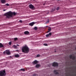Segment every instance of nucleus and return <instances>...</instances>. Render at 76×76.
Instances as JSON below:
<instances>
[{"instance_id": "27", "label": "nucleus", "mask_w": 76, "mask_h": 76, "mask_svg": "<svg viewBox=\"0 0 76 76\" xmlns=\"http://www.w3.org/2000/svg\"><path fill=\"white\" fill-rule=\"evenodd\" d=\"M13 47L14 48H17V46L15 45H13Z\"/></svg>"}, {"instance_id": "34", "label": "nucleus", "mask_w": 76, "mask_h": 76, "mask_svg": "<svg viewBox=\"0 0 76 76\" xmlns=\"http://www.w3.org/2000/svg\"><path fill=\"white\" fill-rule=\"evenodd\" d=\"M66 74H65V76H67V75L66 74Z\"/></svg>"}, {"instance_id": "1", "label": "nucleus", "mask_w": 76, "mask_h": 76, "mask_svg": "<svg viewBox=\"0 0 76 76\" xmlns=\"http://www.w3.org/2000/svg\"><path fill=\"white\" fill-rule=\"evenodd\" d=\"M13 15L15 16L16 15V13L15 12H13L12 11H9L4 14V17H6L5 19L10 18V17H12Z\"/></svg>"}, {"instance_id": "29", "label": "nucleus", "mask_w": 76, "mask_h": 76, "mask_svg": "<svg viewBox=\"0 0 76 76\" xmlns=\"http://www.w3.org/2000/svg\"><path fill=\"white\" fill-rule=\"evenodd\" d=\"M10 23H9V24H6V26H10Z\"/></svg>"}, {"instance_id": "13", "label": "nucleus", "mask_w": 76, "mask_h": 76, "mask_svg": "<svg viewBox=\"0 0 76 76\" xmlns=\"http://www.w3.org/2000/svg\"><path fill=\"white\" fill-rule=\"evenodd\" d=\"M15 57H16L17 58H18V57H20V56H19V54H16V55H15Z\"/></svg>"}, {"instance_id": "38", "label": "nucleus", "mask_w": 76, "mask_h": 76, "mask_svg": "<svg viewBox=\"0 0 76 76\" xmlns=\"http://www.w3.org/2000/svg\"><path fill=\"white\" fill-rule=\"evenodd\" d=\"M55 53H56V51H55Z\"/></svg>"}, {"instance_id": "36", "label": "nucleus", "mask_w": 76, "mask_h": 76, "mask_svg": "<svg viewBox=\"0 0 76 76\" xmlns=\"http://www.w3.org/2000/svg\"><path fill=\"white\" fill-rule=\"evenodd\" d=\"M17 46H19V45H17Z\"/></svg>"}, {"instance_id": "7", "label": "nucleus", "mask_w": 76, "mask_h": 76, "mask_svg": "<svg viewBox=\"0 0 76 76\" xmlns=\"http://www.w3.org/2000/svg\"><path fill=\"white\" fill-rule=\"evenodd\" d=\"M29 8L30 9H35V7L32 5V4L29 5Z\"/></svg>"}, {"instance_id": "15", "label": "nucleus", "mask_w": 76, "mask_h": 76, "mask_svg": "<svg viewBox=\"0 0 76 76\" xmlns=\"http://www.w3.org/2000/svg\"><path fill=\"white\" fill-rule=\"evenodd\" d=\"M55 8L52 9V10L50 11V12H54V10H55Z\"/></svg>"}, {"instance_id": "12", "label": "nucleus", "mask_w": 76, "mask_h": 76, "mask_svg": "<svg viewBox=\"0 0 76 76\" xmlns=\"http://www.w3.org/2000/svg\"><path fill=\"white\" fill-rule=\"evenodd\" d=\"M38 63V61L37 60H35L33 62V64H37Z\"/></svg>"}, {"instance_id": "30", "label": "nucleus", "mask_w": 76, "mask_h": 76, "mask_svg": "<svg viewBox=\"0 0 76 76\" xmlns=\"http://www.w3.org/2000/svg\"><path fill=\"white\" fill-rule=\"evenodd\" d=\"M5 5L6 6H9V4H6Z\"/></svg>"}, {"instance_id": "37", "label": "nucleus", "mask_w": 76, "mask_h": 76, "mask_svg": "<svg viewBox=\"0 0 76 76\" xmlns=\"http://www.w3.org/2000/svg\"><path fill=\"white\" fill-rule=\"evenodd\" d=\"M46 28H47V27H48V26H46Z\"/></svg>"}, {"instance_id": "9", "label": "nucleus", "mask_w": 76, "mask_h": 76, "mask_svg": "<svg viewBox=\"0 0 76 76\" xmlns=\"http://www.w3.org/2000/svg\"><path fill=\"white\" fill-rule=\"evenodd\" d=\"M24 34L25 35H29V32L28 31H25L24 32Z\"/></svg>"}, {"instance_id": "28", "label": "nucleus", "mask_w": 76, "mask_h": 76, "mask_svg": "<svg viewBox=\"0 0 76 76\" xmlns=\"http://www.w3.org/2000/svg\"><path fill=\"white\" fill-rule=\"evenodd\" d=\"M9 45H11V44H12V42H10L9 43Z\"/></svg>"}, {"instance_id": "35", "label": "nucleus", "mask_w": 76, "mask_h": 76, "mask_svg": "<svg viewBox=\"0 0 76 76\" xmlns=\"http://www.w3.org/2000/svg\"><path fill=\"white\" fill-rule=\"evenodd\" d=\"M6 10L4 9L3 10V11H4H4H6Z\"/></svg>"}, {"instance_id": "5", "label": "nucleus", "mask_w": 76, "mask_h": 76, "mask_svg": "<svg viewBox=\"0 0 76 76\" xmlns=\"http://www.w3.org/2000/svg\"><path fill=\"white\" fill-rule=\"evenodd\" d=\"M69 58L73 60H75V58H76L75 56H73L72 55L69 56Z\"/></svg>"}, {"instance_id": "11", "label": "nucleus", "mask_w": 76, "mask_h": 76, "mask_svg": "<svg viewBox=\"0 0 76 76\" xmlns=\"http://www.w3.org/2000/svg\"><path fill=\"white\" fill-rule=\"evenodd\" d=\"M51 33H49V34H46V37H48L49 36H51Z\"/></svg>"}, {"instance_id": "16", "label": "nucleus", "mask_w": 76, "mask_h": 76, "mask_svg": "<svg viewBox=\"0 0 76 76\" xmlns=\"http://www.w3.org/2000/svg\"><path fill=\"white\" fill-rule=\"evenodd\" d=\"M4 46L1 43H0V48H2V47H3Z\"/></svg>"}, {"instance_id": "18", "label": "nucleus", "mask_w": 76, "mask_h": 76, "mask_svg": "<svg viewBox=\"0 0 76 76\" xmlns=\"http://www.w3.org/2000/svg\"><path fill=\"white\" fill-rule=\"evenodd\" d=\"M51 28H48V31L47 32V33H48V32H50V31H51Z\"/></svg>"}, {"instance_id": "41", "label": "nucleus", "mask_w": 76, "mask_h": 76, "mask_svg": "<svg viewBox=\"0 0 76 76\" xmlns=\"http://www.w3.org/2000/svg\"><path fill=\"white\" fill-rule=\"evenodd\" d=\"M56 18V17H54V18Z\"/></svg>"}, {"instance_id": "31", "label": "nucleus", "mask_w": 76, "mask_h": 76, "mask_svg": "<svg viewBox=\"0 0 76 76\" xmlns=\"http://www.w3.org/2000/svg\"><path fill=\"white\" fill-rule=\"evenodd\" d=\"M19 22H20L21 23H22V20H20Z\"/></svg>"}, {"instance_id": "17", "label": "nucleus", "mask_w": 76, "mask_h": 76, "mask_svg": "<svg viewBox=\"0 0 76 76\" xmlns=\"http://www.w3.org/2000/svg\"><path fill=\"white\" fill-rule=\"evenodd\" d=\"M39 66H40V65L39 64H37L35 66L36 67H37V68H38V67H39Z\"/></svg>"}, {"instance_id": "33", "label": "nucleus", "mask_w": 76, "mask_h": 76, "mask_svg": "<svg viewBox=\"0 0 76 76\" xmlns=\"http://www.w3.org/2000/svg\"><path fill=\"white\" fill-rule=\"evenodd\" d=\"M1 35H3V34H4V33H1Z\"/></svg>"}, {"instance_id": "40", "label": "nucleus", "mask_w": 76, "mask_h": 76, "mask_svg": "<svg viewBox=\"0 0 76 76\" xmlns=\"http://www.w3.org/2000/svg\"><path fill=\"white\" fill-rule=\"evenodd\" d=\"M34 0V1H35V0Z\"/></svg>"}, {"instance_id": "20", "label": "nucleus", "mask_w": 76, "mask_h": 76, "mask_svg": "<svg viewBox=\"0 0 76 76\" xmlns=\"http://www.w3.org/2000/svg\"><path fill=\"white\" fill-rule=\"evenodd\" d=\"M34 30H37V29H38V28L37 27H35L34 28Z\"/></svg>"}, {"instance_id": "25", "label": "nucleus", "mask_w": 76, "mask_h": 76, "mask_svg": "<svg viewBox=\"0 0 76 76\" xmlns=\"http://www.w3.org/2000/svg\"><path fill=\"white\" fill-rule=\"evenodd\" d=\"M43 45H44L45 46H48V45L47 44H44Z\"/></svg>"}, {"instance_id": "19", "label": "nucleus", "mask_w": 76, "mask_h": 76, "mask_svg": "<svg viewBox=\"0 0 76 76\" xmlns=\"http://www.w3.org/2000/svg\"><path fill=\"white\" fill-rule=\"evenodd\" d=\"M48 4V2L46 1H45V2L43 4V5H44V6H45V4Z\"/></svg>"}, {"instance_id": "14", "label": "nucleus", "mask_w": 76, "mask_h": 76, "mask_svg": "<svg viewBox=\"0 0 76 76\" xmlns=\"http://www.w3.org/2000/svg\"><path fill=\"white\" fill-rule=\"evenodd\" d=\"M1 2L2 3H4L6 2V0H1Z\"/></svg>"}, {"instance_id": "39", "label": "nucleus", "mask_w": 76, "mask_h": 76, "mask_svg": "<svg viewBox=\"0 0 76 76\" xmlns=\"http://www.w3.org/2000/svg\"><path fill=\"white\" fill-rule=\"evenodd\" d=\"M69 29V28H67V30Z\"/></svg>"}, {"instance_id": "8", "label": "nucleus", "mask_w": 76, "mask_h": 76, "mask_svg": "<svg viewBox=\"0 0 76 76\" xmlns=\"http://www.w3.org/2000/svg\"><path fill=\"white\" fill-rule=\"evenodd\" d=\"M57 72H58V70H55L54 71V73H55V75H58L59 73Z\"/></svg>"}, {"instance_id": "4", "label": "nucleus", "mask_w": 76, "mask_h": 76, "mask_svg": "<svg viewBox=\"0 0 76 76\" xmlns=\"http://www.w3.org/2000/svg\"><path fill=\"white\" fill-rule=\"evenodd\" d=\"M52 66L53 67H57V66H58V64L57 63L54 62L52 64Z\"/></svg>"}, {"instance_id": "23", "label": "nucleus", "mask_w": 76, "mask_h": 76, "mask_svg": "<svg viewBox=\"0 0 76 76\" xmlns=\"http://www.w3.org/2000/svg\"><path fill=\"white\" fill-rule=\"evenodd\" d=\"M46 23H49V19H47V21L46 22Z\"/></svg>"}, {"instance_id": "21", "label": "nucleus", "mask_w": 76, "mask_h": 76, "mask_svg": "<svg viewBox=\"0 0 76 76\" xmlns=\"http://www.w3.org/2000/svg\"><path fill=\"white\" fill-rule=\"evenodd\" d=\"M33 76H38V74H34L33 75Z\"/></svg>"}, {"instance_id": "26", "label": "nucleus", "mask_w": 76, "mask_h": 76, "mask_svg": "<svg viewBox=\"0 0 76 76\" xmlns=\"http://www.w3.org/2000/svg\"><path fill=\"white\" fill-rule=\"evenodd\" d=\"M14 39L15 41H16V40H17L18 39V38H14Z\"/></svg>"}, {"instance_id": "2", "label": "nucleus", "mask_w": 76, "mask_h": 76, "mask_svg": "<svg viewBox=\"0 0 76 76\" xmlns=\"http://www.w3.org/2000/svg\"><path fill=\"white\" fill-rule=\"evenodd\" d=\"M22 50L23 53H28L29 51V48L26 45H25L22 48Z\"/></svg>"}, {"instance_id": "6", "label": "nucleus", "mask_w": 76, "mask_h": 76, "mask_svg": "<svg viewBox=\"0 0 76 76\" xmlns=\"http://www.w3.org/2000/svg\"><path fill=\"white\" fill-rule=\"evenodd\" d=\"M4 54H5V53H6L7 54H8V55H9L10 54V51H4L3 52Z\"/></svg>"}, {"instance_id": "24", "label": "nucleus", "mask_w": 76, "mask_h": 76, "mask_svg": "<svg viewBox=\"0 0 76 76\" xmlns=\"http://www.w3.org/2000/svg\"><path fill=\"white\" fill-rule=\"evenodd\" d=\"M60 7H58L56 8V10H59L60 9Z\"/></svg>"}, {"instance_id": "10", "label": "nucleus", "mask_w": 76, "mask_h": 76, "mask_svg": "<svg viewBox=\"0 0 76 76\" xmlns=\"http://www.w3.org/2000/svg\"><path fill=\"white\" fill-rule=\"evenodd\" d=\"M34 24H35V23H34V22H33L32 23H29V25H30V26H33V25H34Z\"/></svg>"}, {"instance_id": "22", "label": "nucleus", "mask_w": 76, "mask_h": 76, "mask_svg": "<svg viewBox=\"0 0 76 76\" xmlns=\"http://www.w3.org/2000/svg\"><path fill=\"white\" fill-rule=\"evenodd\" d=\"M20 70L21 71H23L24 72V71H25V69H20Z\"/></svg>"}, {"instance_id": "32", "label": "nucleus", "mask_w": 76, "mask_h": 76, "mask_svg": "<svg viewBox=\"0 0 76 76\" xmlns=\"http://www.w3.org/2000/svg\"><path fill=\"white\" fill-rule=\"evenodd\" d=\"M39 56H40V55H37V57H39Z\"/></svg>"}, {"instance_id": "3", "label": "nucleus", "mask_w": 76, "mask_h": 76, "mask_svg": "<svg viewBox=\"0 0 76 76\" xmlns=\"http://www.w3.org/2000/svg\"><path fill=\"white\" fill-rule=\"evenodd\" d=\"M5 75H6V71H5V70L0 71V76H5Z\"/></svg>"}]
</instances>
